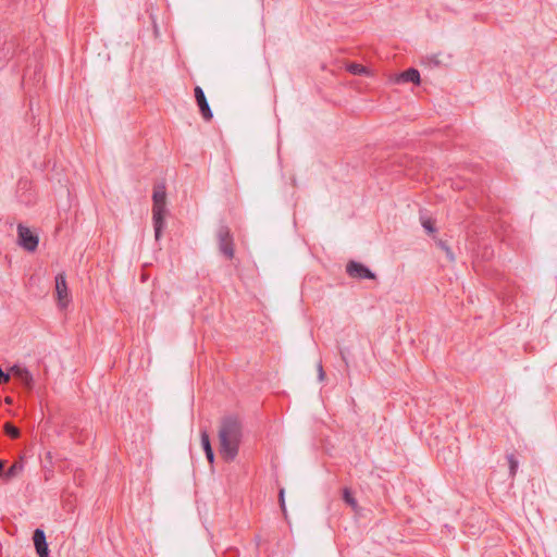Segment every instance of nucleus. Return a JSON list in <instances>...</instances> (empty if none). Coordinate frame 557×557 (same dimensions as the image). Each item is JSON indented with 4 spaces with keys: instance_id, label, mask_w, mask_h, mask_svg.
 Wrapping results in <instances>:
<instances>
[{
    "instance_id": "obj_3",
    "label": "nucleus",
    "mask_w": 557,
    "mask_h": 557,
    "mask_svg": "<svg viewBox=\"0 0 557 557\" xmlns=\"http://www.w3.org/2000/svg\"><path fill=\"white\" fill-rule=\"evenodd\" d=\"M17 243L26 251L33 252L37 249L39 238L30 228L23 224L17 225Z\"/></svg>"
},
{
    "instance_id": "obj_7",
    "label": "nucleus",
    "mask_w": 557,
    "mask_h": 557,
    "mask_svg": "<svg viewBox=\"0 0 557 557\" xmlns=\"http://www.w3.org/2000/svg\"><path fill=\"white\" fill-rule=\"evenodd\" d=\"M194 92H195V98H196L197 104L199 107L201 116L203 117L205 121H211L213 117V113L211 111V108L208 103V100L206 98V95H205L202 88L199 86H196L194 89Z\"/></svg>"
},
{
    "instance_id": "obj_20",
    "label": "nucleus",
    "mask_w": 557,
    "mask_h": 557,
    "mask_svg": "<svg viewBox=\"0 0 557 557\" xmlns=\"http://www.w3.org/2000/svg\"><path fill=\"white\" fill-rule=\"evenodd\" d=\"M339 352L343 361L345 362L346 366H348L347 355L349 354V351L346 349H341Z\"/></svg>"
},
{
    "instance_id": "obj_19",
    "label": "nucleus",
    "mask_w": 557,
    "mask_h": 557,
    "mask_svg": "<svg viewBox=\"0 0 557 557\" xmlns=\"http://www.w3.org/2000/svg\"><path fill=\"white\" fill-rule=\"evenodd\" d=\"M318 375H319L320 381L324 380L325 373L323 371V367H322L321 362H319V364H318Z\"/></svg>"
},
{
    "instance_id": "obj_9",
    "label": "nucleus",
    "mask_w": 557,
    "mask_h": 557,
    "mask_svg": "<svg viewBox=\"0 0 557 557\" xmlns=\"http://www.w3.org/2000/svg\"><path fill=\"white\" fill-rule=\"evenodd\" d=\"M34 545L39 557H49L48 543L44 530L36 529L33 535Z\"/></svg>"
},
{
    "instance_id": "obj_15",
    "label": "nucleus",
    "mask_w": 557,
    "mask_h": 557,
    "mask_svg": "<svg viewBox=\"0 0 557 557\" xmlns=\"http://www.w3.org/2000/svg\"><path fill=\"white\" fill-rule=\"evenodd\" d=\"M4 432L11 438H17L20 436V430L10 422L4 424Z\"/></svg>"
},
{
    "instance_id": "obj_13",
    "label": "nucleus",
    "mask_w": 557,
    "mask_h": 557,
    "mask_svg": "<svg viewBox=\"0 0 557 557\" xmlns=\"http://www.w3.org/2000/svg\"><path fill=\"white\" fill-rule=\"evenodd\" d=\"M347 71L354 75H368L369 70L362 64L350 63L347 65Z\"/></svg>"
},
{
    "instance_id": "obj_4",
    "label": "nucleus",
    "mask_w": 557,
    "mask_h": 557,
    "mask_svg": "<svg viewBox=\"0 0 557 557\" xmlns=\"http://www.w3.org/2000/svg\"><path fill=\"white\" fill-rule=\"evenodd\" d=\"M219 249L227 259L234 257V242L228 226L221 225L216 233Z\"/></svg>"
},
{
    "instance_id": "obj_16",
    "label": "nucleus",
    "mask_w": 557,
    "mask_h": 557,
    "mask_svg": "<svg viewBox=\"0 0 557 557\" xmlns=\"http://www.w3.org/2000/svg\"><path fill=\"white\" fill-rule=\"evenodd\" d=\"M343 498L344 500L350 505L352 508H356L357 507V500L356 498L352 496L351 492L349 488L345 487L344 491H343Z\"/></svg>"
},
{
    "instance_id": "obj_8",
    "label": "nucleus",
    "mask_w": 557,
    "mask_h": 557,
    "mask_svg": "<svg viewBox=\"0 0 557 557\" xmlns=\"http://www.w3.org/2000/svg\"><path fill=\"white\" fill-rule=\"evenodd\" d=\"M10 372L28 389L34 387V377L27 368L14 364Z\"/></svg>"
},
{
    "instance_id": "obj_2",
    "label": "nucleus",
    "mask_w": 557,
    "mask_h": 557,
    "mask_svg": "<svg viewBox=\"0 0 557 557\" xmlns=\"http://www.w3.org/2000/svg\"><path fill=\"white\" fill-rule=\"evenodd\" d=\"M152 220H153V228H154V237L156 240H159L162 231L165 226V214H166V193L165 185L159 184L154 186L152 194Z\"/></svg>"
},
{
    "instance_id": "obj_1",
    "label": "nucleus",
    "mask_w": 557,
    "mask_h": 557,
    "mask_svg": "<svg viewBox=\"0 0 557 557\" xmlns=\"http://www.w3.org/2000/svg\"><path fill=\"white\" fill-rule=\"evenodd\" d=\"M243 436V425L235 416H227L222 419L219 430L220 454L222 458L231 462L239 450Z\"/></svg>"
},
{
    "instance_id": "obj_10",
    "label": "nucleus",
    "mask_w": 557,
    "mask_h": 557,
    "mask_svg": "<svg viewBox=\"0 0 557 557\" xmlns=\"http://www.w3.org/2000/svg\"><path fill=\"white\" fill-rule=\"evenodd\" d=\"M396 83H413V84H417L419 85L420 84V73L418 70L411 67V69H408L406 71H404L403 73H400L396 79H395Z\"/></svg>"
},
{
    "instance_id": "obj_12",
    "label": "nucleus",
    "mask_w": 557,
    "mask_h": 557,
    "mask_svg": "<svg viewBox=\"0 0 557 557\" xmlns=\"http://www.w3.org/2000/svg\"><path fill=\"white\" fill-rule=\"evenodd\" d=\"M24 470V458L20 457L18 460L14 461L12 466L4 472L7 480H10L18 475Z\"/></svg>"
},
{
    "instance_id": "obj_17",
    "label": "nucleus",
    "mask_w": 557,
    "mask_h": 557,
    "mask_svg": "<svg viewBox=\"0 0 557 557\" xmlns=\"http://www.w3.org/2000/svg\"><path fill=\"white\" fill-rule=\"evenodd\" d=\"M421 224L428 233H430V234L435 233L436 228L434 227V222L431 219H429V218L422 219Z\"/></svg>"
},
{
    "instance_id": "obj_11",
    "label": "nucleus",
    "mask_w": 557,
    "mask_h": 557,
    "mask_svg": "<svg viewBox=\"0 0 557 557\" xmlns=\"http://www.w3.org/2000/svg\"><path fill=\"white\" fill-rule=\"evenodd\" d=\"M200 440H201V446L206 453V457L210 463H213L214 461V453L211 447L210 437L206 430L201 431L200 433Z\"/></svg>"
},
{
    "instance_id": "obj_22",
    "label": "nucleus",
    "mask_w": 557,
    "mask_h": 557,
    "mask_svg": "<svg viewBox=\"0 0 557 557\" xmlns=\"http://www.w3.org/2000/svg\"><path fill=\"white\" fill-rule=\"evenodd\" d=\"M5 403H7V404H11V403H12V398H11V397H7V398H5Z\"/></svg>"
},
{
    "instance_id": "obj_21",
    "label": "nucleus",
    "mask_w": 557,
    "mask_h": 557,
    "mask_svg": "<svg viewBox=\"0 0 557 557\" xmlns=\"http://www.w3.org/2000/svg\"><path fill=\"white\" fill-rule=\"evenodd\" d=\"M4 462L0 460V476L3 474Z\"/></svg>"
},
{
    "instance_id": "obj_5",
    "label": "nucleus",
    "mask_w": 557,
    "mask_h": 557,
    "mask_svg": "<svg viewBox=\"0 0 557 557\" xmlns=\"http://www.w3.org/2000/svg\"><path fill=\"white\" fill-rule=\"evenodd\" d=\"M346 273L357 280H374L376 277L375 273L358 261H349L346 264Z\"/></svg>"
},
{
    "instance_id": "obj_14",
    "label": "nucleus",
    "mask_w": 557,
    "mask_h": 557,
    "mask_svg": "<svg viewBox=\"0 0 557 557\" xmlns=\"http://www.w3.org/2000/svg\"><path fill=\"white\" fill-rule=\"evenodd\" d=\"M507 460L509 463V475L513 478L518 471L519 462L512 454L507 455Z\"/></svg>"
},
{
    "instance_id": "obj_18",
    "label": "nucleus",
    "mask_w": 557,
    "mask_h": 557,
    "mask_svg": "<svg viewBox=\"0 0 557 557\" xmlns=\"http://www.w3.org/2000/svg\"><path fill=\"white\" fill-rule=\"evenodd\" d=\"M278 500H280V507L284 513H286V506H285V491L284 488L280 490L278 493Z\"/></svg>"
},
{
    "instance_id": "obj_6",
    "label": "nucleus",
    "mask_w": 557,
    "mask_h": 557,
    "mask_svg": "<svg viewBox=\"0 0 557 557\" xmlns=\"http://www.w3.org/2000/svg\"><path fill=\"white\" fill-rule=\"evenodd\" d=\"M55 293L59 307L62 309L66 308L71 301V297L64 273H58L55 275Z\"/></svg>"
}]
</instances>
